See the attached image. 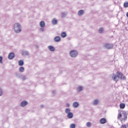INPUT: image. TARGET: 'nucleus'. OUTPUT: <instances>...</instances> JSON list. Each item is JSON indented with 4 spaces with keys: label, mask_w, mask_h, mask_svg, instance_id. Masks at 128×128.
I'll use <instances>...</instances> for the list:
<instances>
[{
    "label": "nucleus",
    "mask_w": 128,
    "mask_h": 128,
    "mask_svg": "<svg viewBox=\"0 0 128 128\" xmlns=\"http://www.w3.org/2000/svg\"><path fill=\"white\" fill-rule=\"evenodd\" d=\"M52 24L54 26H56V24H58V20L56 19V18H54L52 20Z\"/></svg>",
    "instance_id": "nucleus-14"
},
{
    "label": "nucleus",
    "mask_w": 128,
    "mask_h": 128,
    "mask_svg": "<svg viewBox=\"0 0 128 128\" xmlns=\"http://www.w3.org/2000/svg\"><path fill=\"white\" fill-rule=\"evenodd\" d=\"M100 122L101 124H104L106 122V118H102L100 120Z\"/></svg>",
    "instance_id": "nucleus-7"
},
{
    "label": "nucleus",
    "mask_w": 128,
    "mask_h": 128,
    "mask_svg": "<svg viewBox=\"0 0 128 128\" xmlns=\"http://www.w3.org/2000/svg\"><path fill=\"white\" fill-rule=\"evenodd\" d=\"M66 12H64L62 13V18H66Z\"/></svg>",
    "instance_id": "nucleus-31"
},
{
    "label": "nucleus",
    "mask_w": 128,
    "mask_h": 128,
    "mask_svg": "<svg viewBox=\"0 0 128 128\" xmlns=\"http://www.w3.org/2000/svg\"><path fill=\"white\" fill-rule=\"evenodd\" d=\"M65 112L66 114H68V112H70V108H67L65 110Z\"/></svg>",
    "instance_id": "nucleus-27"
},
{
    "label": "nucleus",
    "mask_w": 128,
    "mask_h": 128,
    "mask_svg": "<svg viewBox=\"0 0 128 128\" xmlns=\"http://www.w3.org/2000/svg\"><path fill=\"white\" fill-rule=\"evenodd\" d=\"M116 74H118V76H120V80H126V76H124V74H122V73L120 72H116Z\"/></svg>",
    "instance_id": "nucleus-3"
},
{
    "label": "nucleus",
    "mask_w": 128,
    "mask_h": 128,
    "mask_svg": "<svg viewBox=\"0 0 128 128\" xmlns=\"http://www.w3.org/2000/svg\"><path fill=\"white\" fill-rule=\"evenodd\" d=\"M18 66H24V60H20L18 62Z\"/></svg>",
    "instance_id": "nucleus-15"
},
{
    "label": "nucleus",
    "mask_w": 128,
    "mask_h": 128,
    "mask_svg": "<svg viewBox=\"0 0 128 128\" xmlns=\"http://www.w3.org/2000/svg\"><path fill=\"white\" fill-rule=\"evenodd\" d=\"M80 104L78 103V102H74L72 104L73 108H78Z\"/></svg>",
    "instance_id": "nucleus-11"
},
{
    "label": "nucleus",
    "mask_w": 128,
    "mask_h": 128,
    "mask_svg": "<svg viewBox=\"0 0 128 128\" xmlns=\"http://www.w3.org/2000/svg\"><path fill=\"white\" fill-rule=\"evenodd\" d=\"M44 105H41V106H40V108H44Z\"/></svg>",
    "instance_id": "nucleus-39"
},
{
    "label": "nucleus",
    "mask_w": 128,
    "mask_h": 128,
    "mask_svg": "<svg viewBox=\"0 0 128 128\" xmlns=\"http://www.w3.org/2000/svg\"><path fill=\"white\" fill-rule=\"evenodd\" d=\"M76 90L78 92H80L82 91V86H80L76 88Z\"/></svg>",
    "instance_id": "nucleus-17"
},
{
    "label": "nucleus",
    "mask_w": 128,
    "mask_h": 128,
    "mask_svg": "<svg viewBox=\"0 0 128 128\" xmlns=\"http://www.w3.org/2000/svg\"><path fill=\"white\" fill-rule=\"evenodd\" d=\"M18 70L20 72H24V68L23 66H20V68H19Z\"/></svg>",
    "instance_id": "nucleus-18"
},
{
    "label": "nucleus",
    "mask_w": 128,
    "mask_h": 128,
    "mask_svg": "<svg viewBox=\"0 0 128 128\" xmlns=\"http://www.w3.org/2000/svg\"><path fill=\"white\" fill-rule=\"evenodd\" d=\"M78 53L76 50H72L70 52V56L71 58H76Z\"/></svg>",
    "instance_id": "nucleus-2"
},
{
    "label": "nucleus",
    "mask_w": 128,
    "mask_h": 128,
    "mask_svg": "<svg viewBox=\"0 0 128 128\" xmlns=\"http://www.w3.org/2000/svg\"><path fill=\"white\" fill-rule=\"evenodd\" d=\"M2 96V88H0V96Z\"/></svg>",
    "instance_id": "nucleus-34"
},
{
    "label": "nucleus",
    "mask_w": 128,
    "mask_h": 128,
    "mask_svg": "<svg viewBox=\"0 0 128 128\" xmlns=\"http://www.w3.org/2000/svg\"><path fill=\"white\" fill-rule=\"evenodd\" d=\"M67 116L68 118H74V114L72 112H69L67 114Z\"/></svg>",
    "instance_id": "nucleus-10"
},
{
    "label": "nucleus",
    "mask_w": 128,
    "mask_h": 128,
    "mask_svg": "<svg viewBox=\"0 0 128 128\" xmlns=\"http://www.w3.org/2000/svg\"><path fill=\"white\" fill-rule=\"evenodd\" d=\"M84 14V11L82 10H80L78 12V16H82Z\"/></svg>",
    "instance_id": "nucleus-13"
},
{
    "label": "nucleus",
    "mask_w": 128,
    "mask_h": 128,
    "mask_svg": "<svg viewBox=\"0 0 128 128\" xmlns=\"http://www.w3.org/2000/svg\"><path fill=\"white\" fill-rule=\"evenodd\" d=\"M98 100L96 99L94 101L93 105L94 106H98Z\"/></svg>",
    "instance_id": "nucleus-20"
},
{
    "label": "nucleus",
    "mask_w": 128,
    "mask_h": 128,
    "mask_svg": "<svg viewBox=\"0 0 128 128\" xmlns=\"http://www.w3.org/2000/svg\"><path fill=\"white\" fill-rule=\"evenodd\" d=\"M15 76L16 78H20L22 76V75H21L20 74H18V72H16L15 74Z\"/></svg>",
    "instance_id": "nucleus-22"
},
{
    "label": "nucleus",
    "mask_w": 128,
    "mask_h": 128,
    "mask_svg": "<svg viewBox=\"0 0 128 128\" xmlns=\"http://www.w3.org/2000/svg\"><path fill=\"white\" fill-rule=\"evenodd\" d=\"M124 8H128V2H125L124 4Z\"/></svg>",
    "instance_id": "nucleus-28"
},
{
    "label": "nucleus",
    "mask_w": 128,
    "mask_h": 128,
    "mask_svg": "<svg viewBox=\"0 0 128 128\" xmlns=\"http://www.w3.org/2000/svg\"><path fill=\"white\" fill-rule=\"evenodd\" d=\"M120 128H126V124H123L122 125Z\"/></svg>",
    "instance_id": "nucleus-32"
},
{
    "label": "nucleus",
    "mask_w": 128,
    "mask_h": 128,
    "mask_svg": "<svg viewBox=\"0 0 128 128\" xmlns=\"http://www.w3.org/2000/svg\"><path fill=\"white\" fill-rule=\"evenodd\" d=\"M48 49L50 52H54V50H56V48L52 46H48Z\"/></svg>",
    "instance_id": "nucleus-9"
},
{
    "label": "nucleus",
    "mask_w": 128,
    "mask_h": 128,
    "mask_svg": "<svg viewBox=\"0 0 128 128\" xmlns=\"http://www.w3.org/2000/svg\"><path fill=\"white\" fill-rule=\"evenodd\" d=\"M120 80V75L117 74L114 76V80L115 82H118Z\"/></svg>",
    "instance_id": "nucleus-12"
},
{
    "label": "nucleus",
    "mask_w": 128,
    "mask_h": 128,
    "mask_svg": "<svg viewBox=\"0 0 128 128\" xmlns=\"http://www.w3.org/2000/svg\"><path fill=\"white\" fill-rule=\"evenodd\" d=\"M60 40H61V38H60V36H56L54 38V41L56 42H60Z\"/></svg>",
    "instance_id": "nucleus-8"
},
{
    "label": "nucleus",
    "mask_w": 128,
    "mask_h": 128,
    "mask_svg": "<svg viewBox=\"0 0 128 128\" xmlns=\"http://www.w3.org/2000/svg\"><path fill=\"white\" fill-rule=\"evenodd\" d=\"M126 16H127V18H128V12H127V13H126Z\"/></svg>",
    "instance_id": "nucleus-40"
},
{
    "label": "nucleus",
    "mask_w": 128,
    "mask_h": 128,
    "mask_svg": "<svg viewBox=\"0 0 128 128\" xmlns=\"http://www.w3.org/2000/svg\"><path fill=\"white\" fill-rule=\"evenodd\" d=\"M66 108H70V104L67 103L66 104Z\"/></svg>",
    "instance_id": "nucleus-36"
},
{
    "label": "nucleus",
    "mask_w": 128,
    "mask_h": 128,
    "mask_svg": "<svg viewBox=\"0 0 128 128\" xmlns=\"http://www.w3.org/2000/svg\"><path fill=\"white\" fill-rule=\"evenodd\" d=\"M28 101L24 100H23L20 104V106L22 108H24V106H28Z\"/></svg>",
    "instance_id": "nucleus-4"
},
{
    "label": "nucleus",
    "mask_w": 128,
    "mask_h": 128,
    "mask_svg": "<svg viewBox=\"0 0 128 128\" xmlns=\"http://www.w3.org/2000/svg\"><path fill=\"white\" fill-rule=\"evenodd\" d=\"M14 30L16 34H20L22 32V26L20 23H15L14 26Z\"/></svg>",
    "instance_id": "nucleus-1"
},
{
    "label": "nucleus",
    "mask_w": 128,
    "mask_h": 128,
    "mask_svg": "<svg viewBox=\"0 0 128 128\" xmlns=\"http://www.w3.org/2000/svg\"><path fill=\"white\" fill-rule=\"evenodd\" d=\"M14 54L12 52H11L8 55V60H14Z\"/></svg>",
    "instance_id": "nucleus-5"
},
{
    "label": "nucleus",
    "mask_w": 128,
    "mask_h": 128,
    "mask_svg": "<svg viewBox=\"0 0 128 128\" xmlns=\"http://www.w3.org/2000/svg\"><path fill=\"white\" fill-rule=\"evenodd\" d=\"M61 36L63 38H64L66 36V32H62L61 34Z\"/></svg>",
    "instance_id": "nucleus-21"
},
{
    "label": "nucleus",
    "mask_w": 128,
    "mask_h": 128,
    "mask_svg": "<svg viewBox=\"0 0 128 128\" xmlns=\"http://www.w3.org/2000/svg\"><path fill=\"white\" fill-rule=\"evenodd\" d=\"M0 64H2V56H0Z\"/></svg>",
    "instance_id": "nucleus-33"
},
{
    "label": "nucleus",
    "mask_w": 128,
    "mask_h": 128,
    "mask_svg": "<svg viewBox=\"0 0 128 128\" xmlns=\"http://www.w3.org/2000/svg\"><path fill=\"white\" fill-rule=\"evenodd\" d=\"M99 34H102L104 32V28H100L98 30Z\"/></svg>",
    "instance_id": "nucleus-26"
},
{
    "label": "nucleus",
    "mask_w": 128,
    "mask_h": 128,
    "mask_svg": "<svg viewBox=\"0 0 128 128\" xmlns=\"http://www.w3.org/2000/svg\"><path fill=\"white\" fill-rule=\"evenodd\" d=\"M40 26L41 28H44V26H46V24L44 23V22L41 21L40 24Z\"/></svg>",
    "instance_id": "nucleus-19"
},
{
    "label": "nucleus",
    "mask_w": 128,
    "mask_h": 128,
    "mask_svg": "<svg viewBox=\"0 0 128 128\" xmlns=\"http://www.w3.org/2000/svg\"><path fill=\"white\" fill-rule=\"evenodd\" d=\"M86 126L88 128H90L92 126V124L90 122H88L86 124Z\"/></svg>",
    "instance_id": "nucleus-30"
},
{
    "label": "nucleus",
    "mask_w": 128,
    "mask_h": 128,
    "mask_svg": "<svg viewBox=\"0 0 128 128\" xmlns=\"http://www.w3.org/2000/svg\"><path fill=\"white\" fill-rule=\"evenodd\" d=\"M21 52H22V56H28V54H30V53L28 52V51H26V50H22Z\"/></svg>",
    "instance_id": "nucleus-6"
},
{
    "label": "nucleus",
    "mask_w": 128,
    "mask_h": 128,
    "mask_svg": "<svg viewBox=\"0 0 128 128\" xmlns=\"http://www.w3.org/2000/svg\"><path fill=\"white\" fill-rule=\"evenodd\" d=\"M52 94H56V90H53L52 91Z\"/></svg>",
    "instance_id": "nucleus-37"
},
{
    "label": "nucleus",
    "mask_w": 128,
    "mask_h": 128,
    "mask_svg": "<svg viewBox=\"0 0 128 128\" xmlns=\"http://www.w3.org/2000/svg\"><path fill=\"white\" fill-rule=\"evenodd\" d=\"M41 32H44V28H40Z\"/></svg>",
    "instance_id": "nucleus-38"
},
{
    "label": "nucleus",
    "mask_w": 128,
    "mask_h": 128,
    "mask_svg": "<svg viewBox=\"0 0 128 128\" xmlns=\"http://www.w3.org/2000/svg\"><path fill=\"white\" fill-rule=\"evenodd\" d=\"M122 118V112H120L118 114V120H120L121 122H122V119H120Z\"/></svg>",
    "instance_id": "nucleus-25"
},
{
    "label": "nucleus",
    "mask_w": 128,
    "mask_h": 128,
    "mask_svg": "<svg viewBox=\"0 0 128 128\" xmlns=\"http://www.w3.org/2000/svg\"><path fill=\"white\" fill-rule=\"evenodd\" d=\"M120 108H126V104H120Z\"/></svg>",
    "instance_id": "nucleus-24"
},
{
    "label": "nucleus",
    "mask_w": 128,
    "mask_h": 128,
    "mask_svg": "<svg viewBox=\"0 0 128 128\" xmlns=\"http://www.w3.org/2000/svg\"><path fill=\"white\" fill-rule=\"evenodd\" d=\"M70 128H76V124H70Z\"/></svg>",
    "instance_id": "nucleus-29"
},
{
    "label": "nucleus",
    "mask_w": 128,
    "mask_h": 128,
    "mask_svg": "<svg viewBox=\"0 0 128 128\" xmlns=\"http://www.w3.org/2000/svg\"><path fill=\"white\" fill-rule=\"evenodd\" d=\"M22 80H26V76H24L22 78Z\"/></svg>",
    "instance_id": "nucleus-35"
},
{
    "label": "nucleus",
    "mask_w": 128,
    "mask_h": 128,
    "mask_svg": "<svg viewBox=\"0 0 128 128\" xmlns=\"http://www.w3.org/2000/svg\"><path fill=\"white\" fill-rule=\"evenodd\" d=\"M104 48H108V50H110L112 48V45L108 44H106L104 45Z\"/></svg>",
    "instance_id": "nucleus-16"
},
{
    "label": "nucleus",
    "mask_w": 128,
    "mask_h": 128,
    "mask_svg": "<svg viewBox=\"0 0 128 128\" xmlns=\"http://www.w3.org/2000/svg\"><path fill=\"white\" fill-rule=\"evenodd\" d=\"M124 118H123V120H126L128 119V114H126V112L124 113Z\"/></svg>",
    "instance_id": "nucleus-23"
}]
</instances>
